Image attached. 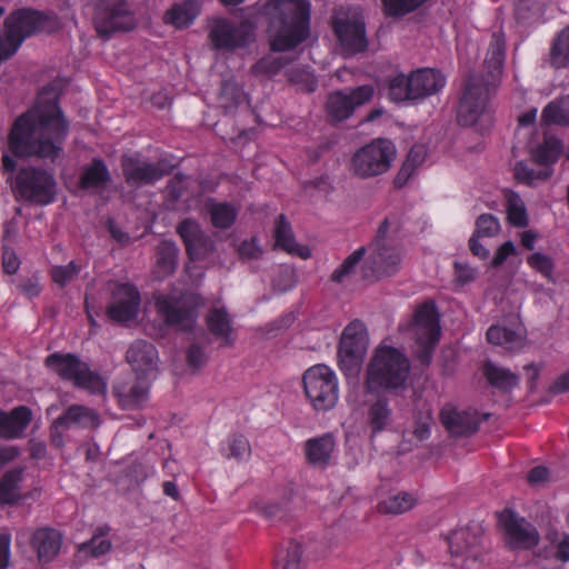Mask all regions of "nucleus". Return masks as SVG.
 I'll return each mask as SVG.
<instances>
[{
    "mask_svg": "<svg viewBox=\"0 0 569 569\" xmlns=\"http://www.w3.org/2000/svg\"><path fill=\"white\" fill-rule=\"evenodd\" d=\"M68 122L58 106V96L43 89L36 104L19 117L9 136V150L14 157L37 156L54 160L62 150Z\"/></svg>",
    "mask_w": 569,
    "mask_h": 569,
    "instance_id": "obj_1",
    "label": "nucleus"
},
{
    "mask_svg": "<svg viewBox=\"0 0 569 569\" xmlns=\"http://www.w3.org/2000/svg\"><path fill=\"white\" fill-rule=\"evenodd\" d=\"M269 19L272 51L295 48L309 37L310 3L306 0H268L263 6Z\"/></svg>",
    "mask_w": 569,
    "mask_h": 569,
    "instance_id": "obj_2",
    "label": "nucleus"
},
{
    "mask_svg": "<svg viewBox=\"0 0 569 569\" xmlns=\"http://www.w3.org/2000/svg\"><path fill=\"white\" fill-rule=\"evenodd\" d=\"M505 60V50L500 41L491 43L486 64L488 68V78L483 83L470 79L458 108V120L463 126L476 124L480 117L489 118V98L491 91L497 87Z\"/></svg>",
    "mask_w": 569,
    "mask_h": 569,
    "instance_id": "obj_3",
    "label": "nucleus"
},
{
    "mask_svg": "<svg viewBox=\"0 0 569 569\" xmlns=\"http://www.w3.org/2000/svg\"><path fill=\"white\" fill-rule=\"evenodd\" d=\"M408 358L398 349L380 346L376 349L366 372L365 390L369 396L401 387L409 375Z\"/></svg>",
    "mask_w": 569,
    "mask_h": 569,
    "instance_id": "obj_4",
    "label": "nucleus"
},
{
    "mask_svg": "<svg viewBox=\"0 0 569 569\" xmlns=\"http://www.w3.org/2000/svg\"><path fill=\"white\" fill-rule=\"evenodd\" d=\"M127 359L136 371L139 382L128 391L118 388L117 395L123 409H136L148 399L147 380L156 376L158 352L151 343L137 341L127 351Z\"/></svg>",
    "mask_w": 569,
    "mask_h": 569,
    "instance_id": "obj_5",
    "label": "nucleus"
},
{
    "mask_svg": "<svg viewBox=\"0 0 569 569\" xmlns=\"http://www.w3.org/2000/svg\"><path fill=\"white\" fill-rule=\"evenodd\" d=\"M302 386L305 397L313 410L326 412L338 403L339 380L329 366L318 363L308 368L302 375Z\"/></svg>",
    "mask_w": 569,
    "mask_h": 569,
    "instance_id": "obj_6",
    "label": "nucleus"
},
{
    "mask_svg": "<svg viewBox=\"0 0 569 569\" xmlns=\"http://www.w3.org/2000/svg\"><path fill=\"white\" fill-rule=\"evenodd\" d=\"M396 158L395 143L387 138H376L352 154L350 171L361 179L382 176L390 170Z\"/></svg>",
    "mask_w": 569,
    "mask_h": 569,
    "instance_id": "obj_7",
    "label": "nucleus"
},
{
    "mask_svg": "<svg viewBox=\"0 0 569 569\" xmlns=\"http://www.w3.org/2000/svg\"><path fill=\"white\" fill-rule=\"evenodd\" d=\"M4 8L0 4V17ZM44 17L33 10L22 9L12 12L4 21L3 34H0V63L13 56L26 38L42 30Z\"/></svg>",
    "mask_w": 569,
    "mask_h": 569,
    "instance_id": "obj_8",
    "label": "nucleus"
},
{
    "mask_svg": "<svg viewBox=\"0 0 569 569\" xmlns=\"http://www.w3.org/2000/svg\"><path fill=\"white\" fill-rule=\"evenodd\" d=\"M416 342V352L423 363L430 361L431 351L440 339L439 315L432 301L417 307L411 322L406 329Z\"/></svg>",
    "mask_w": 569,
    "mask_h": 569,
    "instance_id": "obj_9",
    "label": "nucleus"
},
{
    "mask_svg": "<svg viewBox=\"0 0 569 569\" xmlns=\"http://www.w3.org/2000/svg\"><path fill=\"white\" fill-rule=\"evenodd\" d=\"M369 347V336L363 322L351 321L342 331L338 358L340 370L348 377L356 376Z\"/></svg>",
    "mask_w": 569,
    "mask_h": 569,
    "instance_id": "obj_10",
    "label": "nucleus"
},
{
    "mask_svg": "<svg viewBox=\"0 0 569 569\" xmlns=\"http://www.w3.org/2000/svg\"><path fill=\"white\" fill-rule=\"evenodd\" d=\"M158 315L171 326L188 329L194 320V310L201 305V299L193 293H182L174 289L171 292H160L154 296Z\"/></svg>",
    "mask_w": 569,
    "mask_h": 569,
    "instance_id": "obj_11",
    "label": "nucleus"
},
{
    "mask_svg": "<svg viewBox=\"0 0 569 569\" xmlns=\"http://www.w3.org/2000/svg\"><path fill=\"white\" fill-rule=\"evenodd\" d=\"M46 363L60 378L71 380L76 386L87 389L91 393L103 395L107 390L106 380L90 371L87 363L81 362L72 355L54 353L47 358Z\"/></svg>",
    "mask_w": 569,
    "mask_h": 569,
    "instance_id": "obj_12",
    "label": "nucleus"
},
{
    "mask_svg": "<svg viewBox=\"0 0 569 569\" xmlns=\"http://www.w3.org/2000/svg\"><path fill=\"white\" fill-rule=\"evenodd\" d=\"M562 151L561 141L557 138H547L545 142L531 152L532 159L543 168L539 171L530 169L525 162H517L513 168L515 178L529 186L545 181L552 176L551 166L558 160Z\"/></svg>",
    "mask_w": 569,
    "mask_h": 569,
    "instance_id": "obj_13",
    "label": "nucleus"
},
{
    "mask_svg": "<svg viewBox=\"0 0 569 569\" xmlns=\"http://www.w3.org/2000/svg\"><path fill=\"white\" fill-rule=\"evenodd\" d=\"M209 39L214 49L232 52L254 41V27L249 22L236 26L228 19L218 18L211 24Z\"/></svg>",
    "mask_w": 569,
    "mask_h": 569,
    "instance_id": "obj_14",
    "label": "nucleus"
},
{
    "mask_svg": "<svg viewBox=\"0 0 569 569\" xmlns=\"http://www.w3.org/2000/svg\"><path fill=\"white\" fill-rule=\"evenodd\" d=\"M333 30L346 52L356 53L367 48L365 22L358 8L337 10Z\"/></svg>",
    "mask_w": 569,
    "mask_h": 569,
    "instance_id": "obj_15",
    "label": "nucleus"
},
{
    "mask_svg": "<svg viewBox=\"0 0 569 569\" xmlns=\"http://www.w3.org/2000/svg\"><path fill=\"white\" fill-rule=\"evenodd\" d=\"M99 34L128 31L134 27V18L123 0H100L93 18Z\"/></svg>",
    "mask_w": 569,
    "mask_h": 569,
    "instance_id": "obj_16",
    "label": "nucleus"
},
{
    "mask_svg": "<svg viewBox=\"0 0 569 569\" xmlns=\"http://www.w3.org/2000/svg\"><path fill=\"white\" fill-rule=\"evenodd\" d=\"M16 189L21 198L39 204L52 202L56 196L52 176L41 170H21Z\"/></svg>",
    "mask_w": 569,
    "mask_h": 569,
    "instance_id": "obj_17",
    "label": "nucleus"
},
{
    "mask_svg": "<svg viewBox=\"0 0 569 569\" xmlns=\"http://www.w3.org/2000/svg\"><path fill=\"white\" fill-rule=\"evenodd\" d=\"M499 522L503 528L506 541L513 549H528L536 546L539 535L536 528L525 518L507 509L499 516Z\"/></svg>",
    "mask_w": 569,
    "mask_h": 569,
    "instance_id": "obj_18",
    "label": "nucleus"
},
{
    "mask_svg": "<svg viewBox=\"0 0 569 569\" xmlns=\"http://www.w3.org/2000/svg\"><path fill=\"white\" fill-rule=\"evenodd\" d=\"M140 302V293L134 286L118 284L112 291L108 316L111 320L120 323L132 321L138 317Z\"/></svg>",
    "mask_w": 569,
    "mask_h": 569,
    "instance_id": "obj_19",
    "label": "nucleus"
},
{
    "mask_svg": "<svg viewBox=\"0 0 569 569\" xmlns=\"http://www.w3.org/2000/svg\"><path fill=\"white\" fill-rule=\"evenodd\" d=\"M375 93L372 86H360L349 93L336 91L328 98L327 109L335 120H345L349 118L353 111L369 102Z\"/></svg>",
    "mask_w": 569,
    "mask_h": 569,
    "instance_id": "obj_20",
    "label": "nucleus"
},
{
    "mask_svg": "<svg viewBox=\"0 0 569 569\" xmlns=\"http://www.w3.org/2000/svg\"><path fill=\"white\" fill-rule=\"evenodd\" d=\"M487 340L509 351L519 350L526 345V329L520 319L512 316L507 322L491 326L487 331Z\"/></svg>",
    "mask_w": 569,
    "mask_h": 569,
    "instance_id": "obj_21",
    "label": "nucleus"
},
{
    "mask_svg": "<svg viewBox=\"0 0 569 569\" xmlns=\"http://www.w3.org/2000/svg\"><path fill=\"white\" fill-rule=\"evenodd\" d=\"M337 441L331 432L308 439L303 445L306 461L318 469H326L335 459Z\"/></svg>",
    "mask_w": 569,
    "mask_h": 569,
    "instance_id": "obj_22",
    "label": "nucleus"
},
{
    "mask_svg": "<svg viewBox=\"0 0 569 569\" xmlns=\"http://www.w3.org/2000/svg\"><path fill=\"white\" fill-rule=\"evenodd\" d=\"M177 232L184 242L187 252L192 261L201 259L211 250V240L201 231L197 221L191 219L183 220L177 227Z\"/></svg>",
    "mask_w": 569,
    "mask_h": 569,
    "instance_id": "obj_23",
    "label": "nucleus"
},
{
    "mask_svg": "<svg viewBox=\"0 0 569 569\" xmlns=\"http://www.w3.org/2000/svg\"><path fill=\"white\" fill-rule=\"evenodd\" d=\"M411 94L413 99H422L441 91L447 82L446 77L436 69L422 68L410 73Z\"/></svg>",
    "mask_w": 569,
    "mask_h": 569,
    "instance_id": "obj_24",
    "label": "nucleus"
},
{
    "mask_svg": "<svg viewBox=\"0 0 569 569\" xmlns=\"http://www.w3.org/2000/svg\"><path fill=\"white\" fill-rule=\"evenodd\" d=\"M440 420L449 433L462 436L475 432L478 428V419L475 412L458 410L452 405H446L440 411Z\"/></svg>",
    "mask_w": 569,
    "mask_h": 569,
    "instance_id": "obj_25",
    "label": "nucleus"
},
{
    "mask_svg": "<svg viewBox=\"0 0 569 569\" xmlns=\"http://www.w3.org/2000/svg\"><path fill=\"white\" fill-rule=\"evenodd\" d=\"M31 545L40 563L46 565L56 559L62 546V536L58 530L40 528L34 531Z\"/></svg>",
    "mask_w": 569,
    "mask_h": 569,
    "instance_id": "obj_26",
    "label": "nucleus"
},
{
    "mask_svg": "<svg viewBox=\"0 0 569 569\" xmlns=\"http://www.w3.org/2000/svg\"><path fill=\"white\" fill-rule=\"evenodd\" d=\"M122 168L128 183L132 186L152 183L163 174L156 166L130 156L123 157Z\"/></svg>",
    "mask_w": 569,
    "mask_h": 569,
    "instance_id": "obj_27",
    "label": "nucleus"
},
{
    "mask_svg": "<svg viewBox=\"0 0 569 569\" xmlns=\"http://www.w3.org/2000/svg\"><path fill=\"white\" fill-rule=\"evenodd\" d=\"M370 252L373 269L378 276H389L396 272L402 258L400 249L382 246L379 241L370 247Z\"/></svg>",
    "mask_w": 569,
    "mask_h": 569,
    "instance_id": "obj_28",
    "label": "nucleus"
},
{
    "mask_svg": "<svg viewBox=\"0 0 569 569\" xmlns=\"http://www.w3.org/2000/svg\"><path fill=\"white\" fill-rule=\"evenodd\" d=\"M449 549L455 556L477 558L479 555L480 536L469 528L455 530L448 538Z\"/></svg>",
    "mask_w": 569,
    "mask_h": 569,
    "instance_id": "obj_29",
    "label": "nucleus"
},
{
    "mask_svg": "<svg viewBox=\"0 0 569 569\" xmlns=\"http://www.w3.org/2000/svg\"><path fill=\"white\" fill-rule=\"evenodd\" d=\"M31 418L30 409L24 406L13 409L10 415L2 412L0 417V437L8 439L20 437Z\"/></svg>",
    "mask_w": 569,
    "mask_h": 569,
    "instance_id": "obj_30",
    "label": "nucleus"
},
{
    "mask_svg": "<svg viewBox=\"0 0 569 569\" xmlns=\"http://www.w3.org/2000/svg\"><path fill=\"white\" fill-rule=\"evenodd\" d=\"M545 560L550 561L549 567L555 568L556 563L569 561V535L555 532L549 536V545L538 556V562L542 566Z\"/></svg>",
    "mask_w": 569,
    "mask_h": 569,
    "instance_id": "obj_31",
    "label": "nucleus"
},
{
    "mask_svg": "<svg viewBox=\"0 0 569 569\" xmlns=\"http://www.w3.org/2000/svg\"><path fill=\"white\" fill-rule=\"evenodd\" d=\"M416 503L415 495L406 491H393L379 500L377 511L381 515L396 516L411 510Z\"/></svg>",
    "mask_w": 569,
    "mask_h": 569,
    "instance_id": "obj_32",
    "label": "nucleus"
},
{
    "mask_svg": "<svg viewBox=\"0 0 569 569\" xmlns=\"http://www.w3.org/2000/svg\"><path fill=\"white\" fill-rule=\"evenodd\" d=\"M276 246L286 250L291 254H296L300 258L307 259L311 256V251L308 247L296 242L289 223L284 220L283 216H280L276 222L274 229Z\"/></svg>",
    "mask_w": 569,
    "mask_h": 569,
    "instance_id": "obj_33",
    "label": "nucleus"
},
{
    "mask_svg": "<svg viewBox=\"0 0 569 569\" xmlns=\"http://www.w3.org/2000/svg\"><path fill=\"white\" fill-rule=\"evenodd\" d=\"M367 422L373 433L385 430L392 420V411L387 399L378 397L368 400Z\"/></svg>",
    "mask_w": 569,
    "mask_h": 569,
    "instance_id": "obj_34",
    "label": "nucleus"
},
{
    "mask_svg": "<svg viewBox=\"0 0 569 569\" xmlns=\"http://www.w3.org/2000/svg\"><path fill=\"white\" fill-rule=\"evenodd\" d=\"M207 321L210 332L221 342V345H232V327L224 308L212 309Z\"/></svg>",
    "mask_w": 569,
    "mask_h": 569,
    "instance_id": "obj_35",
    "label": "nucleus"
},
{
    "mask_svg": "<svg viewBox=\"0 0 569 569\" xmlns=\"http://www.w3.org/2000/svg\"><path fill=\"white\" fill-rule=\"evenodd\" d=\"M426 157L427 148L425 146H413L395 178V184L399 188L405 186L407 181L413 176L416 170L423 163Z\"/></svg>",
    "mask_w": 569,
    "mask_h": 569,
    "instance_id": "obj_36",
    "label": "nucleus"
},
{
    "mask_svg": "<svg viewBox=\"0 0 569 569\" xmlns=\"http://www.w3.org/2000/svg\"><path fill=\"white\" fill-rule=\"evenodd\" d=\"M199 12L200 7L196 1H186L168 10L164 20L176 28H186L193 22Z\"/></svg>",
    "mask_w": 569,
    "mask_h": 569,
    "instance_id": "obj_37",
    "label": "nucleus"
},
{
    "mask_svg": "<svg viewBox=\"0 0 569 569\" xmlns=\"http://www.w3.org/2000/svg\"><path fill=\"white\" fill-rule=\"evenodd\" d=\"M508 222L518 228L528 224L527 209L521 197L512 190L503 191Z\"/></svg>",
    "mask_w": 569,
    "mask_h": 569,
    "instance_id": "obj_38",
    "label": "nucleus"
},
{
    "mask_svg": "<svg viewBox=\"0 0 569 569\" xmlns=\"http://www.w3.org/2000/svg\"><path fill=\"white\" fill-rule=\"evenodd\" d=\"M21 481L22 472L20 470H11L2 477L0 481V502L2 505H13L22 499Z\"/></svg>",
    "mask_w": 569,
    "mask_h": 569,
    "instance_id": "obj_39",
    "label": "nucleus"
},
{
    "mask_svg": "<svg viewBox=\"0 0 569 569\" xmlns=\"http://www.w3.org/2000/svg\"><path fill=\"white\" fill-rule=\"evenodd\" d=\"M178 248L173 241H162L157 250L156 270L159 277H164L173 272L177 266Z\"/></svg>",
    "mask_w": 569,
    "mask_h": 569,
    "instance_id": "obj_40",
    "label": "nucleus"
},
{
    "mask_svg": "<svg viewBox=\"0 0 569 569\" xmlns=\"http://www.w3.org/2000/svg\"><path fill=\"white\" fill-rule=\"evenodd\" d=\"M109 180V172L101 160H93L83 169L81 176L82 189H99Z\"/></svg>",
    "mask_w": 569,
    "mask_h": 569,
    "instance_id": "obj_41",
    "label": "nucleus"
},
{
    "mask_svg": "<svg viewBox=\"0 0 569 569\" xmlns=\"http://www.w3.org/2000/svg\"><path fill=\"white\" fill-rule=\"evenodd\" d=\"M542 121L547 124H569V96L550 102L542 111Z\"/></svg>",
    "mask_w": 569,
    "mask_h": 569,
    "instance_id": "obj_42",
    "label": "nucleus"
},
{
    "mask_svg": "<svg viewBox=\"0 0 569 569\" xmlns=\"http://www.w3.org/2000/svg\"><path fill=\"white\" fill-rule=\"evenodd\" d=\"M485 376L492 386L500 389H510L518 383L516 375L491 362L485 366Z\"/></svg>",
    "mask_w": 569,
    "mask_h": 569,
    "instance_id": "obj_43",
    "label": "nucleus"
},
{
    "mask_svg": "<svg viewBox=\"0 0 569 569\" xmlns=\"http://www.w3.org/2000/svg\"><path fill=\"white\" fill-rule=\"evenodd\" d=\"M366 249L363 247L358 248L351 254H349L343 262L332 272L331 280L335 282H345L350 274H352L362 260Z\"/></svg>",
    "mask_w": 569,
    "mask_h": 569,
    "instance_id": "obj_44",
    "label": "nucleus"
},
{
    "mask_svg": "<svg viewBox=\"0 0 569 569\" xmlns=\"http://www.w3.org/2000/svg\"><path fill=\"white\" fill-rule=\"evenodd\" d=\"M551 63L557 68L569 64V26L559 33L553 43Z\"/></svg>",
    "mask_w": 569,
    "mask_h": 569,
    "instance_id": "obj_45",
    "label": "nucleus"
},
{
    "mask_svg": "<svg viewBox=\"0 0 569 569\" xmlns=\"http://www.w3.org/2000/svg\"><path fill=\"white\" fill-rule=\"evenodd\" d=\"M302 548L297 542H290L284 551L278 553L276 569H300Z\"/></svg>",
    "mask_w": 569,
    "mask_h": 569,
    "instance_id": "obj_46",
    "label": "nucleus"
},
{
    "mask_svg": "<svg viewBox=\"0 0 569 569\" xmlns=\"http://www.w3.org/2000/svg\"><path fill=\"white\" fill-rule=\"evenodd\" d=\"M389 96L396 102L415 100L411 94L410 74L405 76L401 73L393 77L389 83Z\"/></svg>",
    "mask_w": 569,
    "mask_h": 569,
    "instance_id": "obj_47",
    "label": "nucleus"
},
{
    "mask_svg": "<svg viewBox=\"0 0 569 569\" xmlns=\"http://www.w3.org/2000/svg\"><path fill=\"white\" fill-rule=\"evenodd\" d=\"M222 450L226 457L238 460L248 459L251 453L249 441L242 436H232Z\"/></svg>",
    "mask_w": 569,
    "mask_h": 569,
    "instance_id": "obj_48",
    "label": "nucleus"
},
{
    "mask_svg": "<svg viewBox=\"0 0 569 569\" xmlns=\"http://www.w3.org/2000/svg\"><path fill=\"white\" fill-rule=\"evenodd\" d=\"M551 0H515L516 14L519 19L540 16Z\"/></svg>",
    "mask_w": 569,
    "mask_h": 569,
    "instance_id": "obj_49",
    "label": "nucleus"
},
{
    "mask_svg": "<svg viewBox=\"0 0 569 569\" xmlns=\"http://www.w3.org/2000/svg\"><path fill=\"white\" fill-rule=\"evenodd\" d=\"M111 549V541L104 535H96L79 548L81 556L100 557Z\"/></svg>",
    "mask_w": 569,
    "mask_h": 569,
    "instance_id": "obj_50",
    "label": "nucleus"
},
{
    "mask_svg": "<svg viewBox=\"0 0 569 569\" xmlns=\"http://www.w3.org/2000/svg\"><path fill=\"white\" fill-rule=\"evenodd\" d=\"M60 420L63 423L79 422L84 425H93L97 422L98 416L94 411L82 406H72Z\"/></svg>",
    "mask_w": 569,
    "mask_h": 569,
    "instance_id": "obj_51",
    "label": "nucleus"
},
{
    "mask_svg": "<svg viewBox=\"0 0 569 569\" xmlns=\"http://www.w3.org/2000/svg\"><path fill=\"white\" fill-rule=\"evenodd\" d=\"M236 219V210L223 203L213 204L211 208L212 223L218 228L230 227Z\"/></svg>",
    "mask_w": 569,
    "mask_h": 569,
    "instance_id": "obj_52",
    "label": "nucleus"
},
{
    "mask_svg": "<svg viewBox=\"0 0 569 569\" xmlns=\"http://www.w3.org/2000/svg\"><path fill=\"white\" fill-rule=\"evenodd\" d=\"M530 268L548 279H552L555 263L551 257L541 252H535L527 258Z\"/></svg>",
    "mask_w": 569,
    "mask_h": 569,
    "instance_id": "obj_53",
    "label": "nucleus"
},
{
    "mask_svg": "<svg viewBox=\"0 0 569 569\" xmlns=\"http://www.w3.org/2000/svg\"><path fill=\"white\" fill-rule=\"evenodd\" d=\"M500 231V222L492 214H481L476 221L477 237H493Z\"/></svg>",
    "mask_w": 569,
    "mask_h": 569,
    "instance_id": "obj_54",
    "label": "nucleus"
},
{
    "mask_svg": "<svg viewBox=\"0 0 569 569\" xmlns=\"http://www.w3.org/2000/svg\"><path fill=\"white\" fill-rule=\"evenodd\" d=\"M282 67L283 66L279 58L273 54H269L252 67V73L270 77L278 73Z\"/></svg>",
    "mask_w": 569,
    "mask_h": 569,
    "instance_id": "obj_55",
    "label": "nucleus"
},
{
    "mask_svg": "<svg viewBox=\"0 0 569 569\" xmlns=\"http://www.w3.org/2000/svg\"><path fill=\"white\" fill-rule=\"evenodd\" d=\"M79 272V269L73 262L67 266H59L52 269V279L56 283L64 286L70 282Z\"/></svg>",
    "mask_w": 569,
    "mask_h": 569,
    "instance_id": "obj_56",
    "label": "nucleus"
},
{
    "mask_svg": "<svg viewBox=\"0 0 569 569\" xmlns=\"http://www.w3.org/2000/svg\"><path fill=\"white\" fill-rule=\"evenodd\" d=\"M431 412L427 408L422 413L416 417L413 435L419 439L423 440L430 435V426H431Z\"/></svg>",
    "mask_w": 569,
    "mask_h": 569,
    "instance_id": "obj_57",
    "label": "nucleus"
},
{
    "mask_svg": "<svg viewBox=\"0 0 569 569\" xmlns=\"http://www.w3.org/2000/svg\"><path fill=\"white\" fill-rule=\"evenodd\" d=\"M517 254V248L512 241H506L495 252L491 264L501 266L509 257Z\"/></svg>",
    "mask_w": 569,
    "mask_h": 569,
    "instance_id": "obj_58",
    "label": "nucleus"
},
{
    "mask_svg": "<svg viewBox=\"0 0 569 569\" xmlns=\"http://www.w3.org/2000/svg\"><path fill=\"white\" fill-rule=\"evenodd\" d=\"M289 79L291 82L301 86L306 91H313L316 88V79L308 70H302L297 74L290 73Z\"/></svg>",
    "mask_w": 569,
    "mask_h": 569,
    "instance_id": "obj_59",
    "label": "nucleus"
},
{
    "mask_svg": "<svg viewBox=\"0 0 569 569\" xmlns=\"http://www.w3.org/2000/svg\"><path fill=\"white\" fill-rule=\"evenodd\" d=\"M20 266V261L16 254V252L9 248H4L2 252V268L9 273L13 274L18 271Z\"/></svg>",
    "mask_w": 569,
    "mask_h": 569,
    "instance_id": "obj_60",
    "label": "nucleus"
},
{
    "mask_svg": "<svg viewBox=\"0 0 569 569\" xmlns=\"http://www.w3.org/2000/svg\"><path fill=\"white\" fill-rule=\"evenodd\" d=\"M239 253L244 259H258L262 254L261 248L256 242V239L243 241L239 247Z\"/></svg>",
    "mask_w": 569,
    "mask_h": 569,
    "instance_id": "obj_61",
    "label": "nucleus"
},
{
    "mask_svg": "<svg viewBox=\"0 0 569 569\" xmlns=\"http://www.w3.org/2000/svg\"><path fill=\"white\" fill-rule=\"evenodd\" d=\"M10 535H0V569H7L10 560Z\"/></svg>",
    "mask_w": 569,
    "mask_h": 569,
    "instance_id": "obj_62",
    "label": "nucleus"
},
{
    "mask_svg": "<svg viewBox=\"0 0 569 569\" xmlns=\"http://www.w3.org/2000/svg\"><path fill=\"white\" fill-rule=\"evenodd\" d=\"M549 470L546 467L538 466L532 468L528 473V481L533 485H542L549 480Z\"/></svg>",
    "mask_w": 569,
    "mask_h": 569,
    "instance_id": "obj_63",
    "label": "nucleus"
},
{
    "mask_svg": "<svg viewBox=\"0 0 569 569\" xmlns=\"http://www.w3.org/2000/svg\"><path fill=\"white\" fill-rule=\"evenodd\" d=\"M456 277L458 281L466 283L475 279L476 270L468 264L456 263Z\"/></svg>",
    "mask_w": 569,
    "mask_h": 569,
    "instance_id": "obj_64",
    "label": "nucleus"
}]
</instances>
